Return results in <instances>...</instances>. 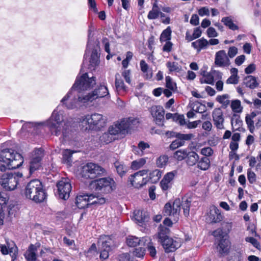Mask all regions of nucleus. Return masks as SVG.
<instances>
[{"label":"nucleus","instance_id":"f257e3e1","mask_svg":"<svg viewBox=\"0 0 261 261\" xmlns=\"http://www.w3.org/2000/svg\"><path fill=\"white\" fill-rule=\"evenodd\" d=\"M95 84V77H89L87 73L77 76L70 90L61 100L62 105L68 109H73L77 108L80 102H92L99 98L110 97L108 89L104 83L100 84L91 92L85 93Z\"/></svg>","mask_w":261,"mask_h":261},{"label":"nucleus","instance_id":"f03ea898","mask_svg":"<svg viewBox=\"0 0 261 261\" xmlns=\"http://www.w3.org/2000/svg\"><path fill=\"white\" fill-rule=\"evenodd\" d=\"M23 159L21 155L14 152L12 149H4L0 152V171L5 172L19 168L23 163Z\"/></svg>","mask_w":261,"mask_h":261},{"label":"nucleus","instance_id":"7ed1b4c3","mask_svg":"<svg viewBox=\"0 0 261 261\" xmlns=\"http://www.w3.org/2000/svg\"><path fill=\"white\" fill-rule=\"evenodd\" d=\"M24 196L36 203H41L46 198L47 194L42 182L38 179H33L26 186Z\"/></svg>","mask_w":261,"mask_h":261},{"label":"nucleus","instance_id":"20e7f679","mask_svg":"<svg viewBox=\"0 0 261 261\" xmlns=\"http://www.w3.org/2000/svg\"><path fill=\"white\" fill-rule=\"evenodd\" d=\"M51 134L58 136L61 135L64 139L68 133L67 125L63 120L62 115L54 111L47 122Z\"/></svg>","mask_w":261,"mask_h":261},{"label":"nucleus","instance_id":"39448f33","mask_svg":"<svg viewBox=\"0 0 261 261\" xmlns=\"http://www.w3.org/2000/svg\"><path fill=\"white\" fill-rule=\"evenodd\" d=\"M159 229V239L166 252H173L181 246V242L179 239H173L168 237L170 232L168 228L161 225Z\"/></svg>","mask_w":261,"mask_h":261},{"label":"nucleus","instance_id":"423d86ee","mask_svg":"<svg viewBox=\"0 0 261 261\" xmlns=\"http://www.w3.org/2000/svg\"><path fill=\"white\" fill-rule=\"evenodd\" d=\"M139 124L137 119L130 117L122 119L120 121L116 122L114 125L110 126L108 132L115 137L118 134H124L129 130L137 127Z\"/></svg>","mask_w":261,"mask_h":261},{"label":"nucleus","instance_id":"0eeeda50","mask_svg":"<svg viewBox=\"0 0 261 261\" xmlns=\"http://www.w3.org/2000/svg\"><path fill=\"white\" fill-rule=\"evenodd\" d=\"M81 125L84 127L85 129L100 130L106 125V119L102 115L94 113L91 115H87L83 119Z\"/></svg>","mask_w":261,"mask_h":261},{"label":"nucleus","instance_id":"6e6552de","mask_svg":"<svg viewBox=\"0 0 261 261\" xmlns=\"http://www.w3.org/2000/svg\"><path fill=\"white\" fill-rule=\"evenodd\" d=\"M106 170L97 164L88 163L83 166L81 175L86 179H94L107 175Z\"/></svg>","mask_w":261,"mask_h":261},{"label":"nucleus","instance_id":"1a4fd4ad","mask_svg":"<svg viewBox=\"0 0 261 261\" xmlns=\"http://www.w3.org/2000/svg\"><path fill=\"white\" fill-rule=\"evenodd\" d=\"M93 184L96 191L105 194L110 193L116 188L115 181L110 177H102L95 180Z\"/></svg>","mask_w":261,"mask_h":261},{"label":"nucleus","instance_id":"9d476101","mask_svg":"<svg viewBox=\"0 0 261 261\" xmlns=\"http://www.w3.org/2000/svg\"><path fill=\"white\" fill-rule=\"evenodd\" d=\"M98 243V245L100 246V259H107L109 256V252L116 246L114 241L109 236H103L100 237Z\"/></svg>","mask_w":261,"mask_h":261},{"label":"nucleus","instance_id":"9b49d317","mask_svg":"<svg viewBox=\"0 0 261 261\" xmlns=\"http://www.w3.org/2000/svg\"><path fill=\"white\" fill-rule=\"evenodd\" d=\"M18 175L7 173L1 176L0 184L6 191H12L16 188L18 183Z\"/></svg>","mask_w":261,"mask_h":261},{"label":"nucleus","instance_id":"f8f14e48","mask_svg":"<svg viewBox=\"0 0 261 261\" xmlns=\"http://www.w3.org/2000/svg\"><path fill=\"white\" fill-rule=\"evenodd\" d=\"M56 186L57 193L60 198L66 200L69 197L72 187L68 178H62L57 183Z\"/></svg>","mask_w":261,"mask_h":261},{"label":"nucleus","instance_id":"ddd939ff","mask_svg":"<svg viewBox=\"0 0 261 261\" xmlns=\"http://www.w3.org/2000/svg\"><path fill=\"white\" fill-rule=\"evenodd\" d=\"M44 156L42 149H36L33 151L32 159L30 162V173L32 174L36 171L41 169V160Z\"/></svg>","mask_w":261,"mask_h":261},{"label":"nucleus","instance_id":"4468645a","mask_svg":"<svg viewBox=\"0 0 261 261\" xmlns=\"http://www.w3.org/2000/svg\"><path fill=\"white\" fill-rule=\"evenodd\" d=\"M180 205L181 202L179 198L175 199L172 204L170 203H166L164 206L165 215L173 217V221H177L179 215Z\"/></svg>","mask_w":261,"mask_h":261},{"label":"nucleus","instance_id":"2eb2a0df","mask_svg":"<svg viewBox=\"0 0 261 261\" xmlns=\"http://www.w3.org/2000/svg\"><path fill=\"white\" fill-rule=\"evenodd\" d=\"M6 244L0 245L1 252L4 255H7L9 253L12 257V260H14L17 256L18 248L12 241L6 239Z\"/></svg>","mask_w":261,"mask_h":261},{"label":"nucleus","instance_id":"dca6fc26","mask_svg":"<svg viewBox=\"0 0 261 261\" xmlns=\"http://www.w3.org/2000/svg\"><path fill=\"white\" fill-rule=\"evenodd\" d=\"M194 137L192 134H178L176 136V139L172 141L170 145V148L171 150H175L176 148L184 145L186 141H189Z\"/></svg>","mask_w":261,"mask_h":261},{"label":"nucleus","instance_id":"f3484780","mask_svg":"<svg viewBox=\"0 0 261 261\" xmlns=\"http://www.w3.org/2000/svg\"><path fill=\"white\" fill-rule=\"evenodd\" d=\"M150 112L155 123L159 125L162 124L164 118V110L160 106H153L150 109Z\"/></svg>","mask_w":261,"mask_h":261},{"label":"nucleus","instance_id":"a211bd4d","mask_svg":"<svg viewBox=\"0 0 261 261\" xmlns=\"http://www.w3.org/2000/svg\"><path fill=\"white\" fill-rule=\"evenodd\" d=\"M213 120L214 124L218 129H222L224 128L223 112L220 108H216L212 113Z\"/></svg>","mask_w":261,"mask_h":261},{"label":"nucleus","instance_id":"6ab92c4d","mask_svg":"<svg viewBox=\"0 0 261 261\" xmlns=\"http://www.w3.org/2000/svg\"><path fill=\"white\" fill-rule=\"evenodd\" d=\"M176 174V172L173 171L168 172L165 175L160 182L161 187L163 191H167L171 188Z\"/></svg>","mask_w":261,"mask_h":261},{"label":"nucleus","instance_id":"aec40b11","mask_svg":"<svg viewBox=\"0 0 261 261\" xmlns=\"http://www.w3.org/2000/svg\"><path fill=\"white\" fill-rule=\"evenodd\" d=\"M223 219V216L220 211L216 207L213 206L211 208L207 217L206 219L209 223H217L221 221Z\"/></svg>","mask_w":261,"mask_h":261},{"label":"nucleus","instance_id":"412c9836","mask_svg":"<svg viewBox=\"0 0 261 261\" xmlns=\"http://www.w3.org/2000/svg\"><path fill=\"white\" fill-rule=\"evenodd\" d=\"M215 64L219 67H225L229 65V60L224 50L216 53L215 59Z\"/></svg>","mask_w":261,"mask_h":261},{"label":"nucleus","instance_id":"4be33fe9","mask_svg":"<svg viewBox=\"0 0 261 261\" xmlns=\"http://www.w3.org/2000/svg\"><path fill=\"white\" fill-rule=\"evenodd\" d=\"M99 42L98 40L95 41L96 46L93 48L91 55L89 65V68L91 70L94 69L99 63V54L98 53V49L99 48Z\"/></svg>","mask_w":261,"mask_h":261},{"label":"nucleus","instance_id":"5701e85b","mask_svg":"<svg viewBox=\"0 0 261 261\" xmlns=\"http://www.w3.org/2000/svg\"><path fill=\"white\" fill-rule=\"evenodd\" d=\"M222 73L219 71H214L212 72L207 73L200 79L201 84H207L213 85L214 84V77L216 79H221Z\"/></svg>","mask_w":261,"mask_h":261},{"label":"nucleus","instance_id":"b1692460","mask_svg":"<svg viewBox=\"0 0 261 261\" xmlns=\"http://www.w3.org/2000/svg\"><path fill=\"white\" fill-rule=\"evenodd\" d=\"M230 248V243L226 239H221L216 247L217 251L220 257L224 256L228 254Z\"/></svg>","mask_w":261,"mask_h":261},{"label":"nucleus","instance_id":"393cba45","mask_svg":"<svg viewBox=\"0 0 261 261\" xmlns=\"http://www.w3.org/2000/svg\"><path fill=\"white\" fill-rule=\"evenodd\" d=\"M148 241V237H145L140 239L133 236H129L126 240L127 245L131 247H136L137 245L145 246L146 241Z\"/></svg>","mask_w":261,"mask_h":261},{"label":"nucleus","instance_id":"a878e982","mask_svg":"<svg viewBox=\"0 0 261 261\" xmlns=\"http://www.w3.org/2000/svg\"><path fill=\"white\" fill-rule=\"evenodd\" d=\"M129 181L131 185L136 188H140L147 182V179L138 173H134L129 177Z\"/></svg>","mask_w":261,"mask_h":261},{"label":"nucleus","instance_id":"bb28decb","mask_svg":"<svg viewBox=\"0 0 261 261\" xmlns=\"http://www.w3.org/2000/svg\"><path fill=\"white\" fill-rule=\"evenodd\" d=\"M39 246L40 245L37 244L35 245L31 244L29 246L28 249L24 253L25 258L28 261H36V252Z\"/></svg>","mask_w":261,"mask_h":261},{"label":"nucleus","instance_id":"cd10ccee","mask_svg":"<svg viewBox=\"0 0 261 261\" xmlns=\"http://www.w3.org/2000/svg\"><path fill=\"white\" fill-rule=\"evenodd\" d=\"M75 203L79 208H85L90 204L89 195H79L76 196Z\"/></svg>","mask_w":261,"mask_h":261},{"label":"nucleus","instance_id":"c85d7f7f","mask_svg":"<svg viewBox=\"0 0 261 261\" xmlns=\"http://www.w3.org/2000/svg\"><path fill=\"white\" fill-rule=\"evenodd\" d=\"M191 45L193 47L199 52L201 50L205 49L208 46V42L206 39L202 38L193 42Z\"/></svg>","mask_w":261,"mask_h":261},{"label":"nucleus","instance_id":"c756f323","mask_svg":"<svg viewBox=\"0 0 261 261\" xmlns=\"http://www.w3.org/2000/svg\"><path fill=\"white\" fill-rule=\"evenodd\" d=\"M89 200L90 205H101L106 202V199L104 197L97 194L89 195Z\"/></svg>","mask_w":261,"mask_h":261},{"label":"nucleus","instance_id":"7c9ffc66","mask_svg":"<svg viewBox=\"0 0 261 261\" xmlns=\"http://www.w3.org/2000/svg\"><path fill=\"white\" fill-rule=\"evenodd\" d=\"M256 115L257 114L256 112H252L250 114H247L245 117V121L247 125V127L251 133L254 132L255 129L253 119L256 116Z\"/></svg>","mask_w":261,"mask_h":261},{"label":"nucleus","instance_id":"2f4dec72","mask_svg":"<svg viewBox=\"0 0 261 261\" xmlns=\"http://www.w3.org/2000/svg\"><path fill=\"white\" fill-rule=\"evenodd\" d=\"M243 84L250 89H254L258 86L256 77L252 75L246 76L244 80Z\"/></svg>","mask_w":261,"mask_h":261},{"label":"nucleus","instance_id":"473e14b6","mask_svg":"<svg viewBox=\"0 0 261 261\" xmlns=\"http://www.w3.org/2000/svg\"><path fill=\"white\" fill-rule=\"evenodd\" d=\"M186 162L189 166H194L199 160V155L194 151H189L186 158Z\"/></svg>","mask_w":261,"mask_h":261},{"label":"nucleus","instance_id":"72a5a7b5","mask_svg":"<svg viewBox=\"0 0 261 261\" xmlns=\"http://www.w3.org/2000/svg\"><path fill=\"white\" fill-rule=\"evenodd\" d=\"M229 95L225 94L222 95H218L216 97V100L222 105V108L226 109L230 105Z\"/></svg>","mask_w":261,"mask_h":261},{"label":"nucleus","instance_id":"f704fd0d","mask_svg":"<svg viewBox=\"0 0 261 261\" xmlns=\"http://www.w3.org/2000/svg\"><path fill=\"white\" fill-rule=\"evenodd\" d=\"M160 13V10L156 2L153 4L151 10H150L147 15L149 19H155L158 18Z\"/></svg>","mask_w":261,"mask_h":261},{"label":"nucleus","instance_id":"c9c22d12","mask_svg":"<svg viewBox=\"0 0 261 261\" xmlns=\"http://www.w3.org/2000/svg\"><path fill=\"white\" fill-rule=\"evenodd\" d=\"M118 76L119 74H117L115 76V85L116 90L118 92H125L127 91V87L125 86L123 81L121 79H118Z\"/></svg>","mask_w":261,"mask_h":261},{"label":"nucleus","instance_id":"e433bc0d","mask_svg":"<svg viewBox=\"0 0 261 261\" xmlns=\"http://www.w3.org/2000/svg\"><path fill=\"white\" fill-rule=\"evenodd\" d=\"M210 166V159L206 157H202L200 160L198 162V167L202 170H206L208 169Z\"/></svg>","mask_w":261,"mask_h":261},{"label":"nucleus","instance_id":"4c0bfd02","mask_svg":"<svg viewBox=\"0 0 261 261\" xmlns=\"http://www.w3.org/2000/svg\"><path fill=\"white\" fill-rule=\"evenodd\" d=\"M221 21L228 28L234 31L239 29V27L234 24L230 17H225L222 18Z\"/></svg>","mask_w":261,"mask_h":261},{"label":"nucleus","instance_id":"58836bf2","mask_svg":"<svg viewBox=\"0 0 261 261\" xmlns=\"http://www.w3.org/2000/svg\"><path fill=\"white\" fill-rule=\"evenodd\" d=\"M141 71L146 74L147 79H150L152 76V73L151 70L148 69V65L144 60H141L140 63Z\"/></svg>","mask_w":261,"mask_h":261},{"label":"nucleus","instance_id":"ea45409f","mask_svg":"<svg viewBox=\"0 0 261 261\" xmlns=\"http://www.w3.org/2000/svg\"><path fill=\"white\" fill-rule=\"evenodd\" d=\"M114 166L116 168L117 173L120 176H123L127 170V168L123 164L119 162H116L114 164Z\"/></svg>","mask_w":261,"mask_h":261},{"label":"nucleus","instance_id":"a19ab883","mask_svg":"<svg viewBox=\"0 0 261 261\" xmlns=\"http://www.w3.org/2000/svg\"><path fill=\"white\" fill-rule=\"evenodd\" d=\"M150 147L148 143H146L144 141H140L138 145V147H135L136 152L137 154L140 155H142L144 153V151L146 149H148Z\"/></svg>","mask_w":261,"mask_h":261},{"label":"nucleus","instance_id":"79ce46f5","mask_svg":"<svg viewBox=\"0 0 261 261\" xmlns=\"http://www.w3.org/2000/svg\"><path fill=\"white\" fill-rule=\"evenodd\" d=\"M115 137H113L108 132L103 133L99 138L102 143L109 144L115 140Z\"/></svg>","mask_w":261,"mask_h":261},{"label":"nucleus","instance_id":"37998d69","mask_svg":"<svg viewBox=\"0 0 261 261\" xmlns=\"http://www.w3.org/2000/svg\"><path fill=\"white\" fill-rule=\"evenodd\" d=\"M232 111L236 113H240L242 112L243 107L241 106V101L236 99L231 101L230 105Z\"/></svg>","mask_w":261,"mask_h":261},{"label":"nucleus","instance_id":"c03bdc74","mask_svg":"<svg viewBox=\"0 0 261 261\" xmlns=\"http://www.w3.org/2000/svg\"><path fill=\"white\" fill-rule=\"evenodd\" d=\"M162 175V172L158 169H155L149 173V179L152 183L157 182Z\"/></svg>","mask_w":261,"mask_h":261},{"label":"nucleus","instance_id":"a18cd8bd","mask_svg":"<svg viewBox=\"0 0 261 261\" xmlns=\"http://www.w3.org/2000/svg\"><path fill=\"white\" fill-rule=\"evenodd\" d=\"M188 152L186 149H179L175 151L173 154L174 159L178 161H182L186 159Z\"/></svg>","mask_w":261,"mask_h":261},{"label":"nucleus","instance_id":"49530a36","mask_svg":"<svg viewBox=\"0 0 261 261\" xmlns=\"http://www.w3.org/2000/svg\"><path fill=\"white\" fill-rule=\"evenodd\" d=\"M143 246L145 247V248L147 249V250L151 256L154 257L155 256V248L154 246L153 243L151 242L149 238H148V241H146V243H145V245Z\"/></svg>","mask_w":261,"mask_h":261},{"label":"nucleus","instance_id":"de8ad7c7","mask_svg":"<svg viewBox=\"0 0 261 261\" xmlns=\"http://www.w3.org/2000/svg\"><path fill=\"white\" fill-rule=\"evenodd\" d=\"M171 30L169 27L163 31L160 36L161 42L169 41L171 39Z\"/></svg>","mask_w":261,"mask_h":261},{"label":"nucleus","instance_id":"09e8293b","mask_svg":"<svg viewBox=\"0 0 261 261\" xmlns=\"http://www.w3.org/2000/svg\"><path fill=\"white\" fill-rule=\"evenodd\" d=\"M166 66L170 72H179L181 70V66L178 63L175 62H168Z\"/></svg>","mask_w":261,"mask_h":261},{"label":"nucleus","instance_id":"8fccbe9b","mask_svg":"<svg viewBox=\"0 0 261 261\" xmlns=\"http://www.w3.org/2000/svg\"><path fill=\"white\" fill-rule=\"evenodd\" d=\"M145 159L141 158L139 160L134 161L132 163V168L134 170H137L143 167L146 163Z\"/></svg>","mask_w":261,"mask_h":261},{"label":"nucleus","instance_id":"3c124183","mask_svg":"<svg viewBox=\"0 0 261 261\" xmlns=\"http://www.w3.org/2000/svg\"><path fill=\"white\" fill-rule=\"evenodd\" d=\"M191 201L189 199H186L182 201V207L183 209L184 214L186 217L189 216L190 208L191 206Z\"/></svg>","mask_w":261,"mask_h":261},{"label":"nucleus","instance_id":"603ef678","mask_svg":"<svg viewBox=\"0 0 261 261\" xmlns=\"http://www.w3.org/2000/svg\"><path fill=\"white\" fill-rule=\"evenodd\" d=\"M166 87L167 88L171 90L173 92L176 91V84L172 81L171 77L169 76L166 77Z\"/></svg>","mask_w":261,"mask_h":261},{"label":"nucleus","instance_id":"864d4df0","mask_svg":"<svg viewBox=\"0 0 261 261\" xmlns=\"http://www.w3.org/2000/svg\"><path fill=\"white\" fill-rule=\"evenodd\" d=\"M134 217L136 221L139 223H142L145 220L146 216L143 214V212L140 210H136L134 211Z\"/></svg>","mask_w":261,"mask_h":261},{"label":"nucleus","instance_id":"5fc2aeb1","mask_svg":"<svg viewBox=\"0 0 261 261\" xmlns=\"http://www.w3.org/2000/svg\"><path fill=\"white\" fill-rule=\"evenodd\" d=\"M73 151L69 149H66L63 151V160L67 163L72 162L71 157Z\"/></svg>","mask_w":261,"mask_h":261},{"label":"nucleus","instance_id":"6e6d98bb","mask_svg":"<svg viewBox=\"0 0 261 261\" xmlns=\"http://www.w3.org/2000/svg\"><path fill=\"white\" fill-rule=\"evenodd\" d=\"M168 161V158L166 155H161L158 158L156 161V164L158 167H163L165 166Z\"/></svg>","mask_w":261,"mask_h":261},{"label":"nucleus","instance_id":"4d7b16f0","mask_svg":"<svg viewBox=\"0 0 261 261\" xmlns=\"http://www.w3.org/2000/svg\"><path fill=\"white\" fill-rule=\"evenodd\" d=\"M145 248L143 246L139 248H135L133 251V254L134 256L138 257H142L145 254Z\"/></svg>","mask_w":261,"mask_h":261},{"label":"nucleus","instance_id":"13d9d810","mask_svg":"<svg viewBox=\"0 0 261 261\" xmlns=\"http://www.w3.org/2000/svg\"><path fill=\"white\" fill-rule=\"evenodd\" d=\"M231 123L232 127L233 126L234 123H235L236 125H237L238 126V128H236V129H238L240 126L242 125V121L240 120L239 115L234 114L231 118Z\"/></svg>","mask_w":261,"mask_h":261},{"label":"nucleus","instance_id":"bf43d9fd","mask_svg":"<svg viewBox=\"0 0 261 261\" xmlns=\"http://www.w3.org/2000/svg\"><path fill=\"white\" fill-rule=\"evenodd\" d=\"M9 198V196L6 193L0 192V206L2 207L4 205L6 204Z\"/></svg>","mask_w":261,"mask_h":261},{"label":"nucleus","instance_id":"052dcab7","mask_svg":"<svg viewBox=\"0 0 261 261\" xmlns=\"http://www.w3.org/2000/svg\"><path fill=\"white\" fill-rule=\"evenodd\" d=\"M239 76L231 75L226 81L227 84H237L239 83Z\"/></svg>","mask_w":261,"mask_h":261},{"label":"nucleus","instance_id":"680f3d73","mask_svg":"<svg viewBox=\"0 0 261 261\" xmlns=\"http://www.w3.org/2000/svg\"><path fill=\"white\" fill-rule=\"evenodd\" d=\"M247 178L250 183L253 184L255 181L256 175L255 174L249 169L247 172Z\"/></svg>","mask_w":261,"mask_h":261},{"label":"nucleus","instance_id":"e2e57ef3","mask_svg":"<svg viewBox=\"0 0 261 261\" xmlns=\"http://www.w3.org/2000/svg\"><path fill=\"white\" fill-rule=\"evenodd\" d=\"M122 75L125 79L126 83L130 84L131 83L130 80V71L129 70H125L122 73Z\"/></svg>","mask_w":261,"mask_h":261},{"label":"nucleus","instance_id":"0e129e2a","mask_svg":"<svg viewBox=\"0 0 261 261\" xmlns=\"http://www.w3.org/2000/svg\"><path fill=\"white\" fill-rule=\"evenodd\" d=\"M207 35L210 38H213L218 36V34L216 32V30L213 28L210 27L207 30Z\"/></svg>","mask_w":261,"mask_h":261},{"label":"nucleus","instance_id":"69168bd1","mask_svg":"<svg viewBox=\"0 0 261 261\" xmlns=\"http://www.w3.org/2000/svg\"><path fill=\"white\" fill-rule=\"evenodd\" d=\"M245 241L252 244L253 246L256 248H258L259 246V244L257 240L253 237H246L245 238Z\"/></svg>","mask_w":261,"mask_h":261},{"label":"nucleus","instance_id":"338daca9","mask_svg":"<svg viewBox=\"0 0 261 261\" xmlns=\"http://www.w3.org/2000/svg\"><path fill=\"white\" fill-rule=\"evenodd\" d=\"M241 256L240 253L236 252L232 254L229 257L228 261H241Z\"/></svg>","mask_w":261,"mask_h":261},{"label":"nucleus","instance_id":"774afa93","mask_svg":"<svg viewBox=\"0 0 261 261\" xmlns=\"http://www.w3.org/2000/svg\"><path fill=\"white\" fill-rule=\"evenodd\" d=\"M119 261H129L130 255L128 253H124L120 254L118 256Z\"/></svg>","mask_w":261,"mask_h":261}]
</instances>
